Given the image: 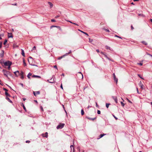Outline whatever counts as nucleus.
<instances>
[{"mask_svg":"<svg viewBox=\"0 0 152 152\" xmlns=\"http://www.w3.org/2000/svg\"><path fill=\"white\" fill-rule=\"evenodd\" d=\"M107 50H112L113 49H112L110 47L108 46H105Z\"/></svg>","mask_w":152,"mask_h":152,"instance_id":"nucleus-15","label":"nucleus"},{"mask_svg":"<svg viewBox=\"0 0 152 152\" xmlns=\"http://www.w3.org/2000/svg\"><path fill=\"white\" fill-rule=\"evenodd\" d=\"M8 38H12L13 36H12L11 33H8Z\"/></svg>","mask_w":152,"mask_h":152,"instance_id":"nucleus-13","label":"nucleus"},{"mask_svg":"<svg viewBox=\"0 0 152 152\" xmlns=\"http://www.w3.org/2000/svg\"><path fill=\"white\" fill-rule=\"evenodd\" d=\"M53 67L54 68H55L56 69H58L57 66L56 65L54 66H53Z\"/></svg>","mask_w":152,"mask_h":152,"instance_id":"nucleus-45","label":"nucleus"},{"mask_svg":"<svg viewBox=\"0 0 152 152\" xmlns=\"http://www.w3.org/2000/svg\"><path fill=\"white\" fill-rule=\"evenodd\" d=\"M32 77H36L38 78H40L41 77L39 76L35 75H33L32 76Z\"/></svg>","mask_w":152,"mask_h":152,"instance_id":"nucleus-21","label":"nucleus"},{"mask_svg":"<svg viewBox=\"0 0 152 152\" xmlns=\"http://www.w3.org/2000/svg\"><path fill=\"white\" fill-rule=\"evenodd\" d=\"M73 24H74V25H77V26H78V24H77L76 23H73Z\"/></svg>","mask_w":152,"mask_h":152,"instance_id":"nucleus-53","label":"nucleus"},{"mask_svg":"<svg viewBox=\"0 0 152 152\" xmlns=\"http://www.w3.org/2000/svg\"><path fill=\"white\" fill-rule=\"evenodd\" d=\"M3 89L4 91H5V92H7L8 91V90L7 89H6V88H4Z\"/></svg>","mask_w":152,"mask_h":152,"instance_id":"nucleus-43","label":"nucleus"},{"mask_svg":"<svg viewBox=\"0 0 152 152\" xmlns=\"http://www.w3.org/2000/svg\"><path fill=\"white\" fill-rule=\"evenodd\" d=\"M137 75L141 79H143V80H144V78H143L140 75V74H137Z\"/></svg>","mask_w":152,"mask_h":152,"instance_id":"nucleus-30","label":"nucleus"},{"mask_svg":"<svg viewBox=\"0 0 152 152\" xmlns=\"http://www.w3.org/2000/svg\"><path fill=\"white\" fill-rule=\"evenodd\" d=\"M26 143H29L30 142V141L29 140H26Z\"/></svg>","mask_w":152,"mask_h":152,"instance_id":"nucleus-55","label":"nucleus"},{"mask_svg":"<svg viewBox=\"0 0 152 152\" xmlns=\"http://www.w3.org/2000/svg\"><path fill=\"white\" fill-rule=\"evenodd\" d=\"M12 64V62L9 61H8L4 62V64L5 66H11Z\"/></svg>","mask_w":152,"mask_h":152,"instance_id":"nucleus-3","label":"nucleus"},{"mask_svg":"<svg viewBox=\"0 0 152 152\" xmlns=\"http://www.w3.org/2000/svg\"><path fill=\"white\" fill-rule=\"evenodd\" d=\"M96 107H98V105L97 104V103L96 102Z\"/></svg>","mask_w":152,"mask_h":152,"instance_id":"nucleus-63","label":"nucleus"},{"mask_svg":"<svg viewBox=\"0 0 152 152\" xmlns=\"http://www.w3.org/2000/svg\"><path fill=\"white\" fill-rule=\"evenodd\" d=\"M28 62L30 65L31 66H37V65H36L35 64H32V63H31V61H30L29 60V59H28Z\"/></svg>","mask_w":152,"mask_h":152,"instance_id":"nucleus-11","label":"nucleus"},{"mask_svg":"<svg viewBox=\"0 0 152 152\" xmlns=\"http://www.w3.org/2000/svg\"><path fill=\"white\" fill-rule=\"evenodd\" d=\"M20 85L23 87V84L22 83H20Z\"/></svg>","mask_w":152,"mask_h":152,"instance_id":"nucleus-64","label":"nucleus"},{"mask_svg":"<svg viewBox=\"0 0 152 152\" xmlns=\"http://www.w3.org/2000/svg\"><path fill=\"white\" fill-rule=\"evenodd\" d=\"M60 16L59 15H58L56 16L55 18H58V17H59Z\"/></svg>","mask_w":152,"mask_h":152,"instance_id":"nucleus-51","label":"nucleus"},{"mask_svg":"<svg viewBox=\"0 0 152 152\" xmlns=\"http://www.w3.org/2000/svg\"><path fill=\"white\" fill-rule=\"evenodd\" d=\"M10 66H8V69L9 70H10Z\"/></svg>","mask_w":152,"mask_h":152,"instance_id":"nucleus-50","label":"nucleus"},{"mask_svg":"<svg viewBox=\"0 0 152 152\" xmlns=\"http://www.w3.org/2000/svg\"><path fill=\"white\" fill-rule=\"evenodd\" d=\"M78 30L79 31H80V32H82V33H83V34H85L86 35H87V36H88V34L87 33L84 32L83 31H82L80 30Z\"/></svg>","mask_w":152,"mask_h":152,"instance_id":"nucleus-23","label":"nucleus"},{"mask_svg":"<svg viewBox=\"0 0 152 152\" xmlns=\"http://www.w3.org/2000/svg\"><path fill=\"white\" fill-rule=\"evenodd\" d=\"M113 77L114 80L116 82V83H117L118 79L116 77L114 73H113Z\"/></svg>","mask_w":152,"mask_h":152,"instance_id":"nucleus-5","label":"nucleus"},{"mask_svg":"<svg viewBox=\"0 0 152 152\" xmlns=\"http://www.w3.org/2000/svg\"><path fill=\"white\" fill-rule=\"evenodd\" d=\"M2 53H0V56L2 58L4 56V52L3 50H2L1 51Z\"/></svg>","mask_w":152,"mask_h":152,"instance_id":"nucleus-12","label":"nucleus"},{"mask_svg":"<svg viewBox=\"0 0 152 152\" xmlns=\"http://www.w3.org/2000/svg\"><path fill=\"white\" fill-rule=\"evenodd\" d=\"M20 78L22 79H23L24 78L23 75H21Z\"/></svg>","mask_w":152,"mask_h":152,"instance_id":"nucleus-46","label":"nucleus"},{"mask_svg":"<svg viewBox=\"0 0 152 152\" xmlns=\"http://www.w3.org/2000/svg\"><path fill=\"white\" fill-rule=\"evenodd\" d=\"M42 135L43 137L47 138L48 137V133L47 132H46L45 134H42Z\"/></svg>","mask_w":152,"mask_h":152,"instance_id":"nucleus-6","label":"nucleus"},{"mask_svg":"<svg viewBox=\"0 0 152 152\" xmlns=\"http://www.w3.org/2000/svg\"><path fill=\"white\" fill-rule=\"evenodd\" d=\"M121 105L124 107V104L122 102H121Z\"/></svg>","mask_w":152,"mask_h":152,"instance_id":"nucleus-36","label":"nucleus"},{"mask_svg":"<svg viewBox=\"0 0 152 152\" xmlns=\"http://www.w3.org/2000/svg\"><path fill=\"white\" fill-rule=\"evenodd\" d=\"M86 118L89 120H91L92 121L94 120L95 119H96V117H95V118H89L88 117H86Z\"/></svg>","mask_w":152,"mask_h":152,"instance_id":"nucleus-14","label":"nucleus"},{"mask_svg":"<svg viewBox=\"0 0 152 152\" xmlns=\"http://www.w3.org/2000/svg\"><path fill=\"white\" fill-rule=\"evenodd\" d=\"M2 72L3 73L4 75L7 77L8 79H9V78L8 77V75L10 73V72L3 69L2 70Z\"/></svg>","mask_w":152,"mask_h":152,"instance_id":"nucleus-1","label":"nucleus"},{"mask_svg":"<svg viewBox=\"0 0 152 152\" xmlns=\"http://www.w3.org/2000/svg\"><path fill=\"white\" fill-rule=\"evenodd\" d=\"M31 75H32L31 73L30 72H29L28 73V75H27V77L29 79H30V76H31Z\"/></svg>","mask_w":152,"mask_h":152,"instance_id":"nucleus-20","label":"nucleus"},{"mask_svg":"<svg viewBox=\"0 0 152 152\" xmlns=\"http://www.w3.org/2000/svg\"><path fill=\"white\" fill-rule=\"evenodd\" d=\"M115 37H117L118 38H120V39H122V38L121 37H120V36H118V35H115Z\"/></svg>","mask_w":152,"mask_h":152,"instance_id":"nucleus-34","label":"nucleus"},{"mask_svg":"<svg viewBox=\"0 0 152 152\" xmlns=\"http://www.w3.org/2000/svg\"><path fill=\"white\" fill-rule=\"evenodd\" d=\"M22 106L23 107V109L26 112V109L25 106L23 104H22Z\"/></svg>","mask_w":152,"mask_h":152,"instance_id":"nucleus-28","label":"nucleus"},{"mask_svg":"<svg viewBox=\"0 0 152 152\" xmlns=\"http://www.w3.org/2000/svg\"><path fill=\"white\" fill-rule=\"evenodd\" d=\"M51 21L52 22H56V20L54 19H52L51 20Z\"/></svg>","mask_w":152,"mask_h":152,"instance_id":"nucleus-44","label":"nucleus"},{"mask_svg":"<svg viewBox=\"0 0 152 152\" xmlns=\"http://www.w3.org/2000/svg\"><path fill=\"white\" fill-rule=\"evenodd\" d=\"M57 27L58 28H60V27L59 26H51V27H50V28H52V27Z\"/></svg>","mask_w":152,"mask_h":152,"instance_id":"nucleus-31","label":"nucleus"},{"mask_svg":"<svg viewBox=\"0 0 152 152\" xmlns=\"http://www.w3.org/2000/svg\"><path fill=\"white\" fill-rule=\"evenodd\" d=\"M4 36V34H0V39H1L2 38L1 37H3Z\"/></svg>","mask_w":152,"mask_h":152,"instance_id":"nucleus-33","label":"nucleus"},{"mask_svg":"<svg viewBox=\"0 0 152 152\" xmlns=\"http://www.w3.org/2000/svg\"><path fill=\"white\" fill-rule=\"evenodd\" d=\"M101 53L102 54V55H104V57H105L107 59H108L110 61H113V60H112L111 59H110L109 58V57L107 56V55H106L105 53H104L103 52H101Z\"/></svg>","mask_w":152,"mask_h":152,"instance_id":"nucleus-4","label":"nucleus"},{"mask_svg":"<svg viewBox=\"0 0 152 152\" xmlns=\"http://www.w3.org/2000/svg\"><path fill=\"white\" fill-rule=\"evenodd\" d=\"M141 42L143 44L145 45H148V43L147 42H145V41H142Z\"/></svg>","mask_w":152,"mask_h":152,"instance_id":"nucleus-19","label":"nucleus"},{"mask_svg":"<svg viewBox=\"0 0 152 152\" xmlns=\"http://www.w3.org/2000/svg\"><path fill=\"white\" fill-rule=\"evenodd\" d=\"M47 81L49 82V83H53L54 82H50V81H49V80H47Z\"/></svg>","mask_w":152,"mask_h":152,"instance_id":"nucleus-57","label":"nucleus"},{"mask_svg":"<svg viewBox=\"0 0 152 152\" xmlns=\"http://www.w3.org/2000/svg\"><path fill=\"white\" fill-rule=\"evenodd\" d=\"M89 42H92L93 41V39H91L90 38H89Z\"/></svg>","mask_w":152,"mask_h":152,"instance_id":"nucleus-38","label":"nucleus"},{"mask_svg":"<svg viewBox=\"0 0 152 152\" xmlns=\"http://www.w3.org/2000/svg\"><path fill=\"white\" fill-rule=\"evenodd\" d=\"M140 86L141 87V88L142 89H143V85L142 84H141L140 83Z\"/></svg>","mask_w":152,"mask_h":152,"instance_id":"nucleus-32","label":"nucleus"},{"mask_svg":"<svg viewBox=\"0 0 152 152\" xmlns=\"http://www.w3.org/2000/svg\"><path fill=\"white\" fill-rule=\"evenodd\" d=\"M21 54L23 56H25L24 50L23 49H21Z\"/></svg>","mask_w":152,"mask_h":152,"instance_id":"nucleus-16","label":"nucleus"},{"mask_svg":"<svg viewBox=\"0 0 152 152\" xmlns=\"http://www.w3.org/2000/svg\"><path fill=\"white\" fill-rule=\"evenodd\" d=\"M104 30L106 31V32H110V31L108 30V29H104Z\"/></svg>","mask_w":152,"mask_h":152,"instance_id":"nucleus-39","label":"nucleus"},{"mask_svg":"<svg viewBox=\"0 0 152 152\" xmlns=\"http://www.w3.org/2000/svg\"><path fill=\"white\" fill-rule=\"evenodd\" d=\"M126 99H127V101H128V102H129V103H132V102L131 101L129 100L127 98Z\"/></svg>","mask_w":152,"mask_h":152,"instance_id":"nucleus-42","label":"nucleus"},{"mask_svg":"<svg viewBox=\"0 0 152 152\" xmlns=\"http://www.w3.org/2000/svg\"><path fill=\"white\" fill-rule=\"evenodd\" d=\"M23 62L24 65L25 66H26V64L25 62V61L24 59H23Z\"/></svg>","mask_w":152,"mask_h":152,"instance_id":"nucleus-27","label":"nucleus"},{"mask_svg":"<svg viewBox=\"0 0 152 152\" xmlns=\"http://www.w3.org/2000/svg\"><path fill=\"white\" fill-rule=\"evenodd\" d=\"M138 64L139 65H140V66H142V64H143L142 63L140 62V63H138Z\"/></svg>","mask_w":152,"mask_h":152,"instance_id":"nucleus-41","label":"nucleus"},{"mask_svg":"<svg viewBox=\"0 0 152 152\" xmlns=\"http://www.w3.org/2000/svg\"><path fill=\"white\" fill-rule=\"evenodd\" d=\"M106 134H101L99 135V139L100 138H101L104 135H106Z\"/></svg>","mask_w":152,"mask_h":152,"instance_id":"nucleus-22","label":"nucleus"},{"mask_svg":"<svg viewBox=\"0 0 152 152\" xmlns=\"http://www.w3.org/2000/svg\"><path fill=\"white\" fill-rule=\"evenodd\" d=\"M39 91H33V94L34 96H36L37 95L39 94H40Z\"/></svg>","mask_w":152,"mask_h":152,"instance_id":"nucleus-7","label":"nucleus"},{"mask_svg":"<svg viewBox=\"0 0 152 152\" xmlns=\"http://www.w3.org/2000/svg\"><path fill=\"white\" fill-rule=\"evenodd\" d=\"M113 116L114 117L115 119L116 120L118 119V118L116 117L114 115H113Z\"/></svg>","mask_w":152,"mask_h":152,"instance_id":"nucleus-48","label":"nucleus"},{"mask_svg":"<svg viewBox=\"0 0 152 152\" xmlns=\"http://www.w3.org/2000/svg\"><path fill=\"white\" fill-rule=\"evenodd\" d=\"M68 54H69V53H66L64 55H65V56H67Z\"/></svg>","mask_w":152,"mask_h":152,"instance_id":"nucleus-61","label":"nucleus"},{"mask_svg":"<svg viewBox=\"0 0 152 152\" xmlns=\"http://www.w3.org/2000/svg\"><path fill=\"white\" fill-rule=\"evenodd\" d=\"M48 3L50 5V7L52 8L53 6V4L50 2H48Z\"/></svg>","mask_w":152,"mask_h":152,"instance_id":"nucleus-18","label":"nucleus"},{"mask_svg":"<svg viewBox=\"0 0 152 152\" xmlns=\"http://www.w3.org/2000/svg\"><path fill=\"white\" fill-rule=\"evenodd\" d=\"M24 73L23 72L21 71L20 72V75H23Z\"/></svg>","mask_w":152,"mask_h":152,"instance_id":"nucleus-37","label":"nucleus"},{"mask_svg":"<svg viewBox=\"0 0 152 152\" xmlns=\"http://www.w3.org/2000/svg\"><path fill=\"white\" fill-rule=\"evenodd\" d=\"M41 107V110H42V111H43V108L42 107V106H41V107Z\"/></svg>","mask_w":152,"mask_h":152,"instance_id":"nucleus-62","label":"nucleus"},{"mask_svg":"<svg viewBox=\"0 0 152 152\" xmlns=\"http://www.w3.org/2000/svg\"><path fill=\"white\" fill-rule=\"evenodd\" d=\"M5 95L7 96H9V97H10L11 96L10 95V94H9L7 92H5Z\"/></svg>","mask_w":152,"mask_h":152,"instance_id":"nucleus-24","label":"nucleus"},{"mask_svg":"<svg viewBox=\"0 0 152 152\" xmlns=\"http://www.w3.org/2000/svg\"><path fill=\"white\" fill-rule=\"evenodd\" d=\"M64 125V124H60L56 127V128L57 129H61L63 128Z\"/></svg>","mask_w":152,"mask_h":152,"instance_id":"nucleus-2","label":"nucleus"},{"mask_svg":"<svg viewBox=\"0 0 152 152\" xmlns=\"http://www.w3.org/2000/svg\"><path fill=\"white\" fill-rule=\"evenodd\" d=\"M36 48V47L35 46H34L33 48V50H35Z\"/></svg>","mask_w":152,"mask_h":152,"instance_id":"nucleus-49","label":"nucleus"},{"mask_svg":"<svg viewBox=\"0 0 152 152\" xmlns=\"http://www.w3.org/2000/svg\"><path fill=\"white\" fill-rule=\"evenodd\" d=\"M112 98L114 100L115 102L116 103H118V99L117 98L116 96H112Z\"/></svg>","mask_w":152,"mask_h":152,"instance_id":"nucleus-9","label":"nucleus"},{"mask_svg":"<svg viewBox=\"0 0 152 152\" xmlns=\"http://www.w3.org/2000/svg\"><path fill=\"white\" fill-rule=\"evenodd\" d=\"M60 87L62 89H63V87L62 84H61V85L60 86Z\"/></svg>","mask_w":152,"mask_h":152,"instance_id":"nucleus-56","label":"nucleus"},{"mask_svg":"<svg viewBox=\"0 0 152 152\" xmlns=\"http://www.w3.org/2000/svg\"><path fill=\"white\" fill-rule=\"evenodd\" d=\"M62 57H61V56H60V57H59L58 58V60H60L61 59V58H62Z\"/></svg>","mask_w":152,"mask_h":152,"instance_id":"nucleus-47","label":"nucleus"},{"mask_svg":"<svg viewBox=\"0 0 152 152\" xmlns=\"http://www.w3.org/2000/svg\"><path fill=\"white\" fill-rule=\"evenodd\" d=\"M14 74L15 75V76L17 77H18V75H20V73L19 72L18 70L14 72Z\"/></svg>","mask_w":152,"mask_h":152,"instance_id":"nucleus-8","label":"nucleus"},{"mask_svg":"<svg viewBox=\"0 0 152 152\" xmlns=\"http://www.w3.org/2000/svg\"><path fill=\"white\" fill-rule=\"evenodd\" d=\"M97 113L98 114H100L101 113V112L99 110H98L97 111Z\"/></svg>","mask_w":152,"mask_h":152,"instance_id":"nucleus-35","label":"nucleus"},{"mask_svg":"<svg viewBox=\"0 0 152 152\" xmlns=\"http://www.w3.org/2000/svg\"><path fill=\"white\" fill-rule=\"evenodd\" d=\"M8 75H9L10 76H12V75L11 73L10 72V73Z\"/></svg>","mask_w":152,"mask_h":152,"instance_id":"nucleus-52","label":"nucleus"},{"mask_svg":"<svg viewBox=\"0 0 152 152\" xmlns=\"http://www.w3.org/2000/svg\"><path fill=\"white\" fill-rule=\"evenodd\" d=\"M29 58L31 59L32 60V61L33 60V58H32V57H29Z\"/></svg>","mask_w":152,"mask_h":152,"instance_id":"nucleus-58","label":"nucleus"},{"mask_svg":"<svg viewBox=\"0 0 152 152\" xmlns=\"http://www.w3.org/2000/svg\"><path fill=\"white\" fill-rule=\"evenodd\" d=\"M7 42V40L6 39H5L4 41V42L3 44L4 45H5Z\"/></svg>","mask_w":152,"mask_h":152,"instance_id":"nucleus-29","label":"nucleus"},{"mask_svg":"<svg viewBox=\"0 0 152 152\" xmlns=\"http://www.w3.org/2000/svg\"><path fill=\"white\" fill-rule=\"evenodd\" d=\"M84 112L83 109L81 110V114L82 115H83L84 114Z\"/></svg>","mask_w":152,"mask_h":152,"instance_id":"nucleus-26","label":"nucleus"},{"mask_svg":"<svg viewBox=\"0 0 152 152\" xmlns=\"http://www.w3.org/2000/svg\"><path fill=\"white\" fill-rule=\"evenodd\" d=\"M131 29L132 30H133L134 29V28L132 25H131Z\"/></svg>","mask_w":152,"mask_h":152,"instance_id":"nucleus-54","label":"nucleus"},{"mask_svg":"<svg viewBox=\"0 0 152 152\" xmlns=\"http://www.w3.org/2000/svg\"><path fill=\"white\" fill-rule=\"evenodd\" d=\"M2 42H0V48H1L2 47Z\"/></svg>","mask_w":152,"mask_h":152,"instance_id":"nucleus-40","label":"nucleus"},{"mask_svg":"<svg viewBox=\"0 0 152 152\" xmlns=\"http://www.w3.org/2000/svg\"><path fill=\"white\" fill-rule=\"evenodd\" d=\"M71 52H72V51H71V50H70L69 51V52L68 53H69V54H70V53H71Z\"/></svg>","mask_w":152,"mask_h":152,"instance_id":"nucleus-60","label":"nucleus"},{"mask_svg":"<svg viewBox=\"0 0 152 152\" xmlns=\"http://www.w3.org/2000/svg\"><path fill=\"white\" fill-rule=\"evenodd\" d=\"M70 148L71 149V151L70 152H75V149L73 148V145H70Z\"/></svg>","mask_w":152,"mask_h":152,"instance_id":"nucleus-10","label":"nucleus"},{"mask_svg":"<svg viewBox=\"0 0 152 152\" xmlns=\"http://www.w3.org/2000/svg\"><path fill=\"white\" fill-rule=\"evenodd\" d=\"M96 52H97V53H99V49H96Z\"/></svg>","mask_w":152,"mask_h":152,"instance_id":"nucleus-59","label":"nucleus"},{"mask_svg":"<svg viewBox=\"0 0 152 152\" xmlns=\"http://www.w3.org/2000/svg\"><path fill=\"white\" fill-rule=\"evenodd\" d=\"M110 105V103H106V107L108 108L109 107V105Z\"/></svg>","mask_w":152,"mask_h":152,"instance_id":"nucleus-25","label":"nucleus"},{"mask_svg":"<svg viewBox=\"0 0 152 152\" xmlns=\"http://www.w3.org/2000/svg\"><path fill=\"white\" fill-rule=\"evenodd\" d=\"M6 99H7L8 100V102H10V103H12V101L10 99V98H8L7 97H6Z\"/></svg>","mask_w":152,"mask_h":152,"instance_id":"nucleus-17","label":"nucleus"}]
</instances>
